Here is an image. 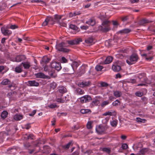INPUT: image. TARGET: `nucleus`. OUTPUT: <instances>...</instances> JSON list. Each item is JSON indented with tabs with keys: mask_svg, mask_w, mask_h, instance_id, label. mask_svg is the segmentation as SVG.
<instances>
[{
	"mask_svg": "<svg viewBox=\"0 0 155 155\" xmlns=\"http://www.w3.org/2000/svg\"><path fill=\"white\" fill-rule=\"evenodd\" d=\"M50 59L46 57H44L42 58V61L43 62L47 64L49 62L50 60Z\"/></svg>",
	"mask_w": 155,
	"mask_h": 155,
	"instance_id": "nucleus-41",
	"label": "nucleus"
},
{
	"mask_svg": "<svg viewBox=\"0 0 155 155\" xmlns=\"http://www.w3.org/2000/svg\"><path fill=\"white\" fill-rule=\"evenodd\" d=\"M135 94L138 97H141L143 96V93L140 91H137L135 93Z\"/></svg>",
	"mask_w": 155,
	"mask_h": 155,
	"instance_id": "nucleus-49",
	"label": "nucleus"
},
{
	"mask_svg": "<svg viewBox=\"0 0 155 155\" xmlns=\"http://www.w3.org/2000/svg\"><path fill=\"white\" fill-rule=\"evenodd\" d=\"M131 30L128 28H125L120 31L118 33L121 34H127L130 32Z\"/></svg>",
	"mask_w": 155,
	"mask_h": 155,
	"instance_id": "nucleus-23",
	"label": "nucleus"
},
{
	"mask_svg": "<svg viewBox=\"0 0 155 155\" xmlns=\"http://www.w3.org/2000/svg\"><path fill=\"white\" fill-rule=\"evenodd\" d=\"M51 66L52 68H55L58 71L60 70L61 68V64L60 63H57L55 62H52Z\"/></svg>",
	"mask_w": 155,
	"mask_h": 155,
	"instance_id": "nucleus-8",
	"label": "nucleus"
},
{
	"mask_svg": "<svg viewBox=\"0 0 155 155\" xmlns=\"http://www.w3.org/2000/svg\"><path fill=\"white\" fill-rule=\"evenodd\" d=\"M8 87L10 89H11L12 87H13V88L12 90H14L16 88V86L15 84L12 83L8 86Z\"/></svg>",
	"mask_w": 155,
	"mask_h": 155,
	"instance_id": "nucleus-42",
	"label": "nucleus"
},
{
	"mask_svg": "<svg viewBox=\"0 0 155 155\" xmlns=\"http://www.w3.org/2000/svg\"><path fill=\"white\" fill-rule=\"evenodd\" d=\"M138 59L139 57L137 54L133 53L130 56L129 59L126 60V62L128 64L131 65L136 62Z\"/></svg>",
	"mask_w": 155,
	"mask_h": 155,
	"instance_id": "nucleus-3",
	"label": "nucleus"
},
{
	"mask_svg": "<svg viewBox=\"0 0 155 155\" xmlns=\"http://www.w3.org/2000/svg\"><path fill=\"white\" fill-rule=\"evenodd\" d=\"M34 136L31 134H30L28 136L27 139L29 140V139H31V140H33L34 139Z\"/></svg>",
	"mask_w": 155,
	"mask_h": 155,
	"instance_id": "nucleus-55",
	"label": "nucleus"
},
{
	"mask_svg": "<svg viewBox=\"0 0 155 155\" xmlns=\"http://www.w3.org/2000/svg\"><path fill=\"white\" fill-rule=\"evenodd\" d=\"M113 58L111 56H108L106 59L105 60L101 63V64H107L111 63L112 61Z\"/></svg>",
	"mask_w": 155,
	"mask_h": 155,
	"instance_id": "nucleus-15",
	"label": "nucleus"
},
{
	"mask_svg": "<svg viewBox=\"0 0 155 155\" xmlns=\"http://www.w3.org/2000/svg\"><path fill=\"white\" fill-rule=\"evenodd\" d=\"M147 55V54H141V56L143 57L144 56L145 57L146 59L147 60H151L152 59V58L151 57H150V58H147L146 57Z\"/></svg>",
	"mask_w": 155,
	"mask_h": 155,
	"instance_id": "nucleus-53",
	"label": "nucleus"
},
{
	"mask_svg": "<svg viewBox=\"0 0 155 155\" xmlns=\"http://www.w3.org/2000/svg\"><path fill=\"white\" fill-rule=\"evenodd\" d=\"M61 60L63 63H66L67 62V60L64 57H62Z\"/></svg>",
	"mask_w": 155,
	"mask_h": 155,
	"instance_id": "nucleus-59",
	"label": "nucleus"
},
{
	"mask_svg": "<svg viewBox=\"0 0 155 155\" xmlns=\"http://www.w3.org/2000/svg\"><path fill=\"white\" fill-rule=\"evenodd\" d=\"M128 19V16H125L124 17H123L121 18V20L122 21L124 22L126 21Z\"/></svg>",
	"mask_w": 155,
	"mask_h": 155,
	"instance_id": "nucleus-56",
	"label": "nucleus"
},
{
	"mask_svg": "<svg viewBox=\"0 0 155 155\" xmlns=\"http://www.w3.org/2000/svg\"><path fill=\"white\" fill-rule=\"evenodd\" d=\"M15 71L16 72L18 73H21L22 71V69L21 67V65L16 67L15 68Z\"/></svg>",
	"mask_w": 155,
	"mask_h": 155,
	"instance_id": "nucleus-40",
	"label": "nucleus"
},
{
	"mask_svg": "<svg viewBox=\"0 0 155 155\" xmlns=\"http://www.w3.org/2000/svg\"><path fill=\"white\" fill-rule=\"evenodd\" d=\"M103 68V67L101 66L97 65L96 66L95 69L97 71H100Z\"/></svg>",
	"mask_w": 155,
	"mask_h": 155,
	"instance_id": "nucleus-45",
	"label": "nucleus"
},
{
	"mask_svg": "<svg viewBox=\"0 0 155 155\" xmlns=\"http://www.w3.org/2000/svg\"><path fill=\"white\" fill-rule=\"evenodd\" d=\"M57 84L54 82H53L50 84V87L51 88L54 89L57 86Z\"/></svg>",
	"mask_w": 155,
	"mask_h": 155,
	"instance_id": "nucleus-46",
	"label": "nucleus"
},
{
	"mask_svg": "<svg viewBox=\"0 0 155 155\" xmlns=\"http://www.w3.org/2000/svg\"><path fill=\"white\" fill-rule=\"evenodd\" d=\"M57 107V105L55 104H51L49 106V107L51 108H53L56 107Z\"/></svg>",
	"mask_w": 155,
	"mask_h": 155,
	"instance_id": "nucleus-57",
	"label": "nucleus"
},
{
	"mask_svg": "<svg viewBox=\"0 0 155 155\" xmlns=\"http://www.w3.org/2000/svg\"><path fill=\"white\" fill-rule=\"evenodd\" d=\"M26 59V57L24 55H18L15 58V61L17 62H21V61H24Z\"/></svg>",
	"mask_w": 155,
	"mask_h": 155,
	"instance_id": "nucleus-14",
	"label": "nucleus"
},
{
	"mask_svg": "<svg viewBox=\"0 0 155 155\" xmlns=\"http://www.w3.org/2000/svg\"><path fill=\"white\" fill-rule=\"evenodd\" d=\"M37 78H50L49 76L45 75L44 73L39 72L35 74Z\"/></svg>",
	"mask_w": 155,
	"mask_h": 155,
	"instance_id": "nucleus-12",
	"label": "nucleus"
},
{
	"mask_svg": "<svg viewBox=\"0 0 155 155\" xmlns=\"http://www.w3.org/2000/svg\"><path fill=\"white\" fill-rule=\"evenodd\" d=\"M59 24L62 26L66 27V24L64 22H58Z\"/></svg>",
	"mask_w": 155,
	"mask_h": 155,
	"instance_id": "nucleus-58",
	"label": "nucleus"
},
{
	"mask_svg": "<svg viewBox=\"0 0 155 155\" xmlns=\"http://www.w3.org/2000/svg\"><path fill=\"white\" fill-rule=\"evenodd\" d=\"M93 38L92 37H90L85 40V42L87 44H90L93 41Z\"/></svg>",
	"mask_w": 155,
	"mask_h": 155,
	"instance_id": "nucleus-31",
	"label": "nucleus"
},
{
	"mask_svg": "<svg viewBox=\"0 0 155 155\" xmlns=\"http://www.w3.org/2000/svg\"><path fill=\"white\" fill-rule=\"evenodd\" d=\"M36 111L35 110H33L31 113L30 114H29V115L31 116H33L36 113Z\"/></svg>",
	"mask_w": 155,
	"mask_h": 155,
	"instance_id": "nucleus-60",
	"label": "nucleus"
},
{
	"mask_svg": "<svg viewBox=\"0 0 155 155\" xmlns=\"http://www.w3.org/2000/svg\"><path fill=\"white\" fill-rule=\"evenodd\" d=\"M57 102L60 103H64V100L62 99H58L57 100Z\"/></svg>",
	"mask_w": 155,
	"mask_h": 155,
	"instance_id": "nucleus-61",
	"label": "nucleus"
},
{
	"mask_svg": "<svg viewBox=\"0 0 155 155\" xmlns=\"http://www.w3.org/2000/svg\"><path fill=\"white\" fill-rule=\"evenodd\" d=\"M102 151L106 152V153L110 154L111 152V150L109 147H104L102 149Z\"/></svg>",
	"mask_w": 155,
	"mask_h": 155,
	"instance_id": "nucleus-30",
	"label": "nucleus"
},
{
	"mask_svg": "<svg viewBox=\"0 0 155 155\" xmlns=\"http://www.w3.org/2000/svg\"><path fill=\"white\" fill-rule=\"evenodd\" d=\"M121 148L123 150H125L128 148V145L126 143H123L122 145Z\"/></svg>",
	"mask_w": 155,
	"mask_h": 155,
	"instance_id": "nucleus-51",
	"label": "nucleus"
},
{
	"mask_svg": "<svg viewBox=\"0 0 155 155\" xmlns=\"http://www.w3.org/2000/svg\"><path fill=\"white\" fill-rule=\"evenodd\" d=\"M8 113L6 111H4L1 114V117L3 119L7 117Z\"/></svg>",
	"mask_w": 155,
	"mask_h": 155,
	"instance_id": "nucleus-36",
	"label": "nucleus"
},
{
	"mask_svg": "<svg viewBox=\"0 0 155 155\" xmlns=\"http://www.w3.org/2000/svg\"><path fill=\"white\" fill-rule=\"evenodd\" d=\"M97 132L99 134H102L106 130V127L101 125H99L96 128Z\"/></svg>",
	"mask_w": 155,
	"mask_h": 155,
	"instance_id": "nucleus-9",
	"label": "nucleus"
},
{
	"mask_svg": "<svg viewBox=\"0 0 155 155\" xmlns=\"http://www.w3.org/2000/svg\"><path fill=\"white\" fill-rule=\"evenodd\" d=\"M80 102L82 103H86L91 100L92 99L90 96L88 95H86L80 98Z\"/></svg>",
	"mask_w": 155,
	"mask_h": 155,
	"instance_id": "nucleus-6",
	"label": "nucleus"
},
{
	"mask_svg": "<svg viewBox=\"0 0 155 155\" xmlns=\"http://www.w3.org/2000/svg\"><path fill=\"white\" fill-rule=\"evenodd\" d=\"M22 118V115H21L17 114L15 115L14 116V119L17 120H20Z\"/></svg>",
	"mask_w": 155,
	"mask_h": 155,
	"instance_id": "nucleus-33",
	"label": "nucleus"
},
{
	"mask_svg": "<svg viewBox=\"0 0 155 155\" xmlns=\"http://www.w3.org/2000/svg\"><path fill=\"white\" fill-rule=\"evenodd\" d=\"M81 14V13L79 12H75L73 13L70 12L69 14V16L70 17H72L77 15H79Z\"/></svg>",
	"mask_w": 155,
	"mask_h": 155,
	"instance_id": "nucleus-27",
	"label": "nucleus"
},
{
	"mask_svg": "<svg viewBox=\"0 0 155 155\" xmlns=\"http://www.w3.org/2000/svg\"><path fill=\"white\" fill-rule=\"evenodd\" d=\"M99 103V101L98 100L96 99L92 101L91 104L92 105L94 106L97 105Z\"/></svg>",
	"mask_w": 155,
	"mask_h": 155,
	"instance_id": "nucleus-39",
	"label": "nucleus"
},
{
	"mask_svg": "<svg viewBox=\"0 0 155 155\" xmlns=\"http://www.w3.org/2000/svg\"><path fill=\"white\" fill-rule=\"evenodd\" d=\"M17 94V92L15 91L10 92L7 94V96L10 101H12L15 99V96Z\"/></svg>",
	"mask_w": 155,
	"mask_h": 155,
	"instance_id": "nucleus-10",
	"label": "nucleus"
},
{
	"mask_svg": "<svg viewBox=\"0 0 155 155\" xmlns=\"http://www.w3.org/2000/svg\"><path fill=\"white\" fill-rule=\"evenodd\" d=\"M75 91L78 94L81 95L84 94V90H82L81 89L78 88L76 89Z\"/></svg>",
	"mask_w": 155,
	"mask_h": 155,
	"instance_id": "nucleus-22",
	"label": "nucleus"
},
{
	"mask_svg": "<svg viewBox=\"0 0 155 155\" xmlns=\"http://www.w3.org/2000/svg\"><path fill=\"white\" fill-rule=\"evenodd\" d=\"M58 90L59 92L62 94L67 92L66 89L64 87H59Z\"/></svg>",
	"mask_w": 155,
	"mask_h": 155,
	"instance_id": "nucleus-25",
	"label": "nucleus"
},
{
	"mask_svg": "<svg viewBox=\"0 0 155 155\" xmlns=\"http://www.w3.org/2000/svg\"><path fill=\"white\" fill-rule=\"evenodd\" d=\"M66 47L65 43L64 42H62L60 43L57 44L55 48L58 51L67 53L70 51V50L64 48V47Z\"/></svg>",
	"mask_w": 155,
	"mask_h": 155,
	"instance_id": "nucleus-2",
	"label": "nucleus"
},
{
	"mask_svg": "<svg viewBox=\"0 0 155 155\" xmlns=\"http://www.w3.org/2000/svg\"><path fill=\"white\" fill-rule=\"evenodd\" d=\"M70 28L71 29L74 30H77L78 29V28L76 26L72 24L70 25Z\"/></svg>",
	"mask_w": 155,
	"mask_h": 155,
	"instance_id": "nucleus-48",
	"label": "nucleus"
},
{
	"mask_svg": "<svg viewBox=\"0 0 155 155\" xmlns=\"http://www.w3.org/2000/svg\"><path fill=\"white\" fill-rule=\"evenodd\" d=\"M79 152L78 151H76L72 153V155H78Z\"/></svg>",
	"mask_w": 155,
	"mask_h": 155,
	"instance_id": "nucleus-64",
	"label": "nucleus"
},
{
	"mask_svg": "<svg viewBox=\"0 0 155 155\" xmlns=\"http://www.w3.org/2000/svg\"><path fill=\"white\" fill-rule=\"evenodd\" d=\"M119 63L116 62L114 64L112 67V68L113 71H119L121 69V67L120 65H119Z\"/></svg>",
	"mask_w": 155,
	"mask_h": 155,
	"instance_id": "nucleus-11",
	"label": "nucleus"
},
{
	"mask_svg": "<svg viewBox=\"0 0 155 155\" xmlns=\"http://www.w3.org/2000/svg\"><path fill=\"white\" fill-rule=\"evenodd\" d=\"M48 23L51 25H53L54 24L53 19L51 17H48L45 19V21L43 23L42 25L43 26H45L47 25Z\"/></svg>",
	"mask_w": 155,
	"mask_h": 155,
	"instance_id": "nucleus-5",
	"label": "nucleus"
},
{
	"mask_svg": "<svg viewBox=\"0 0 155 155\" xmlns=\"http://www.w3.org/2000/svg\"><path fill=\"white\" fill-rule=\"evenodd\" d=\"M148 148H143L140 150L138 154L140 155H143L147 153L148 152Z\"/></svg>",
	"mask_w": 155,
	"mask_h": 155,
	"instance_id": "nucleus-24",
	"label": "nucleus"
},
{
	"mask_svg": "<svg viewBox=\"0 0 155 155\" xmlns=\"http://www.w3.org/2000/svg\"><path fill=\"white\" fill-rule=\"evenodd\" d=\"M110 21L108 20L104 21L101 24V25L98 27V29L103 32H107L111 30L110 27Z\"/></svg>",
	"mask_w": 155,
	"mask_h": 155,
	"instance_id": "nucleus-1",
	"label": "nucleus"
},
{
	"mask_svg": "<svg viewBox=\"0 0 155 155\" xmlns=\"http://www.w3.org/2000/svg\"><path fill=\"white\" fill-rule=\"evenodd\" d=\"M25 69H28L30 67V63L28 62H22L21 64Z\"/></svg>",
	"mask_w": 155,
	"mask_h": 155,
	"instance_id": "nucleus-20",
	"label": "nucleus"
},
{
	"mask_svg": "<svg viewBox=\"0 0 155 155\" xmlns=\"http://www.w3.org/2000/svg\"><path fill=\"white\" fill-rule=\"evenodd\" d=\"M79 65L78 63L76 61H73L71 64V67L70 68L71 70H70L69 68H67V70L69 74H74L75 70L77 68Z\"/></svg>",
	"mask_w": 155,
	"mask_h": 155,
	"instance_id": "nucleus-4",
	"label": "nucleus"
},
{
	"mask_svg": "<svg viewBox=\"0 0 155 155\" xmlns=\"http://www.w3.org/2000/svg\"><path fill=\"white\" fill-rule=\"evenodd\" d=\"M120 102L118 100H116L112 103V105L114 106H117L120 104Z\"/></svg>",
	"mask_w": 155,
	"mask_h": 155,
	"instance_id": "nucleus-38",
	"label": "nucleus"
},
{
	"mask_svg": "<svg viewBox=\"0 0 155 155\" xmlns=\"http://www.w3.org/2000/svg\"><path fill=\"white\" fill-rule=\"evenodd\" d=\"M109 103V102L108 101H103L101 104V106L102 107H104L105 106L107 105Z\"/></svg>",
	"mask_w": 155,
	"mask_h": 155,
	"instance_id": "nucleus-43",
	"label": "nucleus"
},
{
	"mask_svg": "<svg viewBox=\"0 0 155 155\" xmlns=\"http://www.w3.org/2000/svg\"><path fill=\"white\" fill-rule=\"evenodd\" d=\"M62 16V15H55L54 16V19L59 22L60 19L61 18Z\"/></svg>",
	"mask_w": 155,
	"mask_h": 155,
	"instance_id": "nucleus-37",
	"label": "nucleus"
},
{
	"mask_svg": "<svg viewBox=\"0 0 155 155\" xmlns=\"http://www.w3.org/2000/svg\"><path fill=\"white\" fill-rule=\"evenodd\" d=\"M143 78H144V80H142L141 81V82L145 83L147 84H150L151 83L150 81L149 80H148L146 77V74Z\"/></svg>",
	"mask_w": 155,
	"mask_h": 155,
	"instance_id": "nucleus-32",
	"label": "nucleus"
},
{
	"mask_svg": "<svg viewBox=\"0 0 155 155\" xmlns=\"http://www.w3.org/2000/svg\"><path fill=\"white\" fill-rule=\"evenodd\" d=\"M130 1L132 3H138L139 2V0H130Z\"/></svg>",
	"mask_w": 155,
	"mask_h": 155,
	"instance_id": "nucleus-63",
	"label": "nucleus"
},
{
	"mask_svg": "<svg viewBox=\"0 0 155 155\" xmlns=\"http://www.w3.org/2000/svg\"><path fill=\"white\" fill-rule=\"evenodd\" d=\"M82 41V39L81 38H78L73 40L68 41V43L71 45H77L79 44L80 42Z\"/></svg>",
	"mask_w": 155,
	"mask_h": 155,
	"instance_id": "nucleus-7",
	"label": "nucleus"
},
{
	"mask_svg": "<svg viewBox=\"0 0 155 155\" xmlns=\"http://www.w3.org/2000/svg\"><path fill=\"white\" fill-rule=\"evenodd\" d=\"M11 84V81L8 79H4L1 83V84L2 85H6L10 84Z\"/></svg>",
	"mask_w": 155,
	"mask_h": 155,
	"instance_id": "nucleus-21",
	"label": "nucleus"
},
{
	"mask_svg": "<svg viewBox=\"0 0 155 155\" xmlns=\"http://www.w3.org/2000/svg\"><path fill=\"white\" fill-rule=\"evenodd\" d=\"M91 124V121L88 122L87 124V128L89 129H91L92 127Z\"/></svg>",
	"mask_w": 155,
	"mask_h": 155,
	"instance_id": "nucleus-52",
	"label": "nucleus"
},
{
	"mask_svg": "<svg viewBox=\"0 0 155 155\" xmlns=\"http://www.w3.org/2000/svg\"><path fill=\"white\" fill-rule=\"evenodd\" d=\"M112 111H108V112H106L104 113L103 114V116H107V115H115L116 114V112L115 111L111 110Z\"/></svg>",
	"mask_w": 155,
	"mask_h": 155,
	"instance_id": "nucleus-19",
	"label": "nucleus"
},
{
	"mask_svg": "<svg viewBox=\"0 0 155 155\" xmlns=\"http://www.w3.org/2000/svg\"><path fill=\"white\" fill-rule=\"evenodd\" d=\"M91 82L90 81H88L87 82L83 81L79 83L78 84V85L80 87H85L88 86L90 85Z\"/></svg>",
	"mask_w": 155,
	"mask_h": 155,
	"instance_id": "nucleus-13",
	"label": "nucleus"
},
{
	"mask_svg": "<svg viewBox=\"0 0 155 155\" xmlns=\"http://www.w3.org/2000/svg\"><path fill=\"white\" fill-rule=\"evenodd\" d=\"M28 85L30 86L37 87L39 86V83L35 80L29 81H28Z\"/></svg>",
	"mask_w": 155,
	"mask_h": 155,
	"instance_id": "nucleus-16",
	"label": "nucleus"
},
{
	"mask_svg": "<svg viewBox=\"0 0 155 155\" xmlns=\"http://www.w3.org/2000/svg\"><path fill=\"white\" fill-rule=\"evenodd\" d=\"M149 22V21L145 19H143L142 20L140 21V24L141 25H143L144 24Z\"/></svg>",
	"mask_w": 155,
	"mask_h": 155,
	"instance_id": "nucleus-44",
	"label": "nucleus"
},
{
	"mask_svg": "<svg viewBox=\"0 0 155 155\" xmlns=\"http://www.w3.org/2000/svg\"><path fill=\"white\" fill-rule=\"evenodd\" d=\"M72 145V142L70 141L66 145L63 146L62 147L64 149H68L69 148L70 146Z\"/></svg>",
	"mask_w": 155,
	"mask_h": 155,
	"instance_id": "nucleus-35",
	"label": "nucleus"
},
{
	"mask_svg": "<svg viewBox=\"0 0 155 155\" xmlns=\"http://www.w3.org/2000/svg\"><path fill=\"white\" fill-rule=\"evenodd\" d=\"M111 125L114 127H116L117 125V122L115 120H113L110 123Z\"/></svg>",
	"mask_w": 155,
	"mask_h": 155,
	"instance_id": "nucleus-50",
	"label": "nucleus"
},
{
	"mask_svg": "<svg viewBox=\"0 0 155 155\" xmlns=\"http://www.w3.org/2000/svg\"><path fill=\"white\" fill-rule=\"evenodd\" d=\"M145 120V119H141L140 118H137V121L138 122H144Z\"/></svg>",
	"mask_w": 155,
	"mask_h": 155,
	"instance_id": "nucleus-54",
	"label": "nucleus"
},
{
	"mask_svg": "<svg viewBox=\"0 0 155 155\" xmlns=\"http://www.w3.org/2000/svg\"><path fill=\"white\" fill-rule=\"evenodd\" d=\"M85 72V70L84 68L82 67L80 68L79 71L78 73V75L81 76L82 74H84Z\"/></svg>",
	"mask_w": 155,
	"mask_h": 155,
	"instance_id": "nucleus-26",
	"label": "nucleus"
},
{
	"mask_svg": "<svg viewBox=\"0 0 155 155\" xmlns=\"http://www.w3.org/2000/svg\"><path fill=\"white\" fill-rule=\"evenodd\" d=\"M146 74L145 73H140L138 74L137 77L140 80V81L142 80V78H143Z\"/></svg>",
	"mask_w": 155,
	"mask_h": 155,
	"instance_id": "nucleus-34",
	"label": "nucleus"
},
{
	"mask_svg": "<svg viewBox=\"0 0 155 155\" xmlns=\"http://www.w3.org/2000/svg\"><path fill=\"white\" fill-rule=\"evenodd\" d=\"M86 23L93 26L95 24V20L93 18H91L89 19V20L86 22Z\"/></svg>",
	"mask_w": 155,
	"mask_h": 155,
	"instance_id": "nucleus-18",
	"label": "nucleus"
},
{
	"mask_svg": "<svg viewBox=\"0 0 155 155\" xmlns=\"http://www.w3.org/2000/svg\"><path fill=\"white\" fill-rule=\"evenodd\" d=\"M114 94L116 97H120L122 94L121 92L119 91H114Z\"/></svg>",
	"mask_w": 155,
	"mask_h": 155,
	"instance_id": "nucleus-29",
	"label": "nucleus"
},
{
	"mask_svg": "<svg viewBox=\"0 0 155 155\" xmlns=\"http://www.w3.org/2000/svg\"><path fill=\"white\" fill-rule=\"evenodd\" d=\"M81 112L82 114H86L91 113V111L90 109H82L81 110Z\"/></svg>",
	"mask_w": 155,
	"mask_h": 155,
	"instance_id": "nucleus-28",
	"label": "nucleus"
},
{
	"mask_svg": "<svg viewBox=\"0 0 155 155\" xmlns=\"http://www.w3.org/2000/svg\"><path fill=\"white\" fill-rule=\"evenodd\" d=\"M100 84L101 87H106L108 85V84L107 83L104 82H101Z\"/></svg>",
	"mask_w": 155,
	"mask_h": 155,
	"instance_id": "nucleus-47",
	"label": "nucleus"
},
{
	"mask_svg": "<svg viewBox=\"0 0 155 155\" xmlns=\"http://www.w3.org/2000/svg\"><path fill=\"white\" fill-rule=\"evenodd\" d=\"M1 31L2 33L5 35H8L11 33V32L10 31L6 29L4 27L2 28Z\"/></svg>",
	"mask_w": 155,
	"mask_h": 155,
	"instance_id": "nucleus-17",
	"label": "nucleus"
},
{
	"mask_svg": "<svg viewBox=\"0 0 155 155\" xmlns=\"http://www.w3.org/2000/svg\"><path fill=\"white\" fill-rule=\"evenodd\" d=\"M10 28L12 29H15L18 28V26L15 25H12L10 26Z\"/></svg>",
	"mask_w": 155,
	"mask_h": 155,
	"instance_id": "nucleus-62",
	"label": "nucleus"
}]
</instances>
